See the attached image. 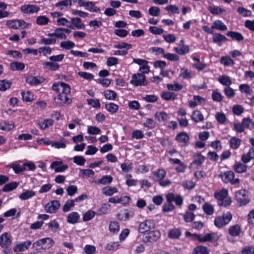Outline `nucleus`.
Segmentation results:
<instances>
[{"label":"nucleus","mask_w":254,"mask_h":254,"mask_svg":"<svg viewBox=\"0 0 254 254\" xmlns=\"http://www.w3.org/2000/svg\"><path fill=\"white\" fill-rule=\"evenodd\" d=\"M228 190L225 189L215 192L214 196L219 201V205L227 206L231 204L232 201L230 197L228 196Z\"/></svg>","instance_id":"1"},{"label":"nucleus","mask_w":254,"mask_h":254,"mask_svg":"<svg viewBox=\"0 0 254 254\" xmlns=\"http://www.w3.org/2000/svg\"><path fill=\"white\" fill-rule=\"evenodd\" d=\"M54 244V241L52 239L50 238H45L39 239L34 242L32 245V247L36 250H46L52 247Z\"/></svg>","instance_id":"2"},{"label":"nucleus","mask_w":254,"mask_h":254,"mask_svg":"<svg viewBox=\"0 0 254 254\" xmlns=\"http://www.w3.org/2000/svg\"><path fill=\"white\" fill-rule=\"evenodd\" d=\"M6 25L9 28L14 29H26L31 26L30 23H27L22 19L8 20L6 21Z\"/></svg>","instance_id":"3"},{"label":"nucleus","mask_w":254,"mask_h":254,"mask_svg":"<svg viewBox=\"0 0 254 254\" xmlns=\"http://www.w3.org/2000/svg\"><path fill=\"white\" fill-rule=\"evenodd\" d=\"M232 216L230 212L223 213L222 216H217L214 220L215 225L219 228H222L231 220Z\"/></svg>","instance_id":"4"},{"label":"nucleus","mask_w":254,"mask_h":254,"mask_svg":"<svg viewBox=\"0 0 254 254\" xmlns=\"http://www.w3.org/2000/svg\"><path fill=\"white\" fill-rule=\"evenodd\" d=\"M236 198L240 206L245 205L249 202L248 192L245 190L237 191L235 194Z\"/></svg>","instance_id":"5"},{"label":"nucleus","mask_w":254,"mask_h":254,"mask_svg":"<svg viewBox=\"0 0 254 254\" xmlns=\"http://www.w3.org/2000/svg\"><path fill=\"white\" fill-rule=\"evenodd\" d=\"M161 233L158 230L149 231L143 238V241L146 244L152 243L160 239Z\"/></svg>","instance_id":"6"},{"label":"nucleus","mask_w":254,"mask_h":254,"mask_svg":"<svg viewBox=\"0 0 254 254\" xmlns=\"http://www.w3.org/2000/svg\"><path fill=\"white\" fill-rule=\"evenodd\" d=\"M130 83L134 86H145L147 84L145 76L142 73L134 74Z\"/></svg>","instance_id":"7"},{"label":"nucleus","mask_w":254,"mask_h":254,"mask_svg":"<svg viewBox=\"0 0 254 254\" xmlns=\"http://www.w3.org/2000/svg\"><path fill=\"white\" fill-rule=\"evenodd\" d=\"M53 89L59 93H61L67 96L70 93V86L64 82L55 83L53 85Z\"/></svg>","instance_id":"8"},{"label":"nucleus","mask_w":254,"mask_h":254,"mask_svg":"<svg viewBox=\"0 0 254 254\" xmlns=\"http://www.w3.org/2000/svg\"><path fill=\"white\" fill-rule=\"evenodd\" d=\"M155 226V223L153 220H146L140 223L138 227V231L140 233H144L154 229Z\"/></svg>","instance_id":"9"},{"label":"nucleus","mask_w":254,"mask_h":254,"mask_svg":"<svg viewBox=\"0 0 254 254\" xmlns=\"http://www.w3.org/2000/svg\"><path fill=\"white\" fill-rule=\"evenodd\" d=\"M12 236L8 232H4L0 236V246L2 248H7L12 244Z\"/></svg>","instance_id":"10"},{"label":"nucleus","mask_w":254,"mask_h":254,"mask_svg":"<svg viewBox=\"0 0 254 254\" xmlns=\"http://www.w3.org/2000/svg\"><path fill=\"white\" fill-rule=\"evenodd\" d=\"M222 179L225 183L230 182L232 185L239 183L240 180L238 178H234L235 174L232 171H227L221 175Z\"/></svg>","instance_id":"11"},{"label":"nucleus","mask_w":254,"mask_h":254,"mask_svg":"<svg viewBox=\"0 0 254 254\" xmlns=\"http://www.w3.org/2000/svg\"><path fill=\"white\" fill-rule=\"evenodd\" d=\"M40 7L34 4H24L20 7L21 11L24 14H31L38 12Z\"/></svg>","instance_id":"12"},{"label":"nucleus","mask_w":254,"mask_h":254,"mask_svg":"<svg viewBox=\"0 0 254 254\" xmlns=\"http://www.w3.org/2000/svg\"><path fill=\"white\" fill-rule=\"evenodd\" d=\"M71 102V99L69 98L65 94L59 93L57 97L54 98V102L58 106H62L64 104H69Z\"/></svg>","instance_id":"13"},{"label":"nucleus","mask_w":254,"mask_h":254,"mask_svg":"<svg viewBox=\"0 0 254 254\" xmlns=\"http://www.w3.org/2000/svg\"><path fill=\"white\" fill-rule=\"evenodd\" d=\"M60 205L61 204L59 201L52 200L46 205L45 210L48 213H53L59 209Z\"/></svg>","instance_id":"14"},{"label":"nucleus","mask_w":254,"mask_h":254,"mask_svg":"<svg viewBox=\"0 0 254 254\" xmlns=\"http://www.w3.org/2000/svg\"><path fill=\"white\" fill-rule=\"evenodd\" d=\"M32 245L31 241H27L17 244L14 247L13 250L15 252H22L26 251Z\"/></svg>","instance_id":"15"},{"label":"nucleus","mask_w":254,"mask_h":254,"mask_svg":"<svg viewBox=\"0 0 254 254\" xmlns=\"http://www.w3.org/2000/svg\"><path fill=\"white\" fill-rule=\"evenodd\" d=\"M50 167L58 173L64 171L68 169V166L66 164L63 165V162L62 161H54L52 163Z\"/></svg>","instance_id":"16"},{"label":"nucleus","mask_w":254,"mask_h":254,"mask_svg":"<svg viewBox=\"0 0 254 254\" xmlns=\"http://www.w3.org/2000/svg\"><path fill=\"white\" fill-rule=\"evenodd\" d=\"M166 200L169 201H174L178 206H181L183 201V199L181 195L175 196L173 193H169L166 195Z\"/></svg>","instance_id":"17"},{"label":"nucleus","mask_w":254,"mask_h":254,"mask_svg":"<svg viewBox=\"0 0 254 254\" xmlns=\"http://www.w3.org/2000/svg\"><path fill=\"white\" fill-rule=\"evenodd\" d=\"M189 139L190 137L186 132H181L176 136V140L179 142L183 143L185 146L188 145Z\"/></svg>","instance_id":"18"},{"label":"nucleus","mask_w":254,"mask_h":254,"mask_svg":"<svg viewBox=\"0 0 254 254\" xmlns=\"http://www.w3.org/2000/svg\"><path fill=\"white\" fill-rule=\"evenodd\" d=\"M189 47L187 45H184V41L183 40H181L179 46L174 48V50L178 54L184 55L189 52Z\"/></svg>","instance_id":"19"},{"label":"nucleus","mask_w":254,"mask_h":254,"mask_svg":"<svg viewBox=\"0 0 254 254\" xmlns=\"http://www.w3.org/2000/svg\"><path fill=\"white\" fill-rule=\"evenodd\" d=\"M152 174L153 175V179L155 181L159 182L166 177V172L163 169H158L156 171H153L152 172Z\"/></svg>","instance_id":"20"},{"label":"nucleus","mask_w":254,"mask_h":254,"mask_svg":"<svg viewBox=\"0 0 254 254\" xmlns=\"http://www.w3.org/2000/svg\"><path fill=\"white\" fill-rule=\"evenodd\" d=\"M254 158V148H251L249 152L244 154L242 156V161L244 163H247L249 162L252 159Z\"/></svg>","instance_id":"21"},{"label":"nucleus","mask_w":254,"mask_h":254,"mask_svg":"<svg viewBox=\"0 0 254 254\" xmlns=\"http://www.w3.org/2000/svg\"><path fill=\"white\" fill-rule=\"evenodd\" d=\"M228 40L227 37L220 33H213L212 40L214 43H218L220 46H221V42L226 41Z\"/></svg>","instance_id":"22"},{"label":"nucleus","mask_w":254,"mask_h":254,"mask_svg":"<svg viewBox=\"0 0 254 254\" xmlns=\"http://www.w3.org/2000/svg\"><path fill=\"white\" fill-rule=\"evenodd\" d=\"M191 119L195 123H198L203 121L204 117L202 114L199 111L195 110L192 113Z\"/></svg>","instance_id":"23"},{"label":"nucleus","mask_w":254,"mask_h":254,"mask_svg":"<svg viewBox=\"0 0 254 254\" xmlns=\"http://www.w3.org/2000/svg\"><path fill=\"white\" fill-rule=\"evenodd\" d=\"M212 29H216L221 31H225L227 29L226 25L222 21L217 20L213 22L211 26Z\"/></svg>","instance_id":"24"},{"label":"nucleus","mask_w":254,"mask_h":254,"mask_svg":"<svg viewBox=\"0 0 254 254\" xmlns=\"http://www.w3.org/2000/svg\"><path fill=\"white\" fill-rule=\"evenodd\" d=\"M35 194L36 193L34 191L27 190L20 194L19 198L23 200H25L34 196Z\"/></svg>","instance_id":"25"},{"label":"nucleus","mask_w":254,"mask_h":254,"mask_svg":"<svg viewBox=\"0 0 254 254\" xmlns=\"http://www.w3.org/2000/svg\"><path fill=\"white\" fill-rule=\"evenodd\" d=\"M154 118L160 122H164L168 120V115L164 112H158L155 114Z\"/></svg>","instance_id":"26"},{"label":"nucleus","mask_w":254,"mask_h":254,"mask_svg":"<svg viewBox=\"0 0 254 254\" xmlns=\"http://www.w3.org/2000/svg\"><path fill=\"white\" fill-rule=\"evenodd\" d=\"M234 170L238 173H243L247 171V166L241 162H237L234 165Z\"/></svg>","instance_id":"27"},{"label":"nucleus","mask_w":254,"mask_h":254,"mask_svg":"<svg viewBox=\"0 0 254 254\" xmlns=\"http://www.w3.org/2000/svg\"><path fill=\"white\" fill-rule=\"evenodd\" d=\"M80 216L76 212H72L70 213L67 217V222L71 224H75L77 222Z\"/></svg>","instance_id":"28"},{"label":"nucleus","mask_w":254,"mask_h":254,"mask_svg":"<svg viewBox=\"0 0 254 254\" xmlns=\"http://www.w3.org/2000/svg\"><path fill=\"white\" fill-rule=\"evenodd\" d=\"M70 22L77 29H81L85 28V25L81 22V19L79 17L71 18Z\"/></svg>","instance_id":"29"},{"label":"nucleus","mask_w":254,"mask_h":254,"mask_svg":"<svg viewBox=\"0 0 254 254\" xmlns=\"http://www.w3.org/2000/svg\"><path fill=\"white\" fill-rule=\"evenodd\" d=\"M228 37L232 38L234 40L238 41H241L244 40L243 36L239 32L234 31H229L227 33Z\"/></svg>","instance_id":"30"},{"label":"nucleus","mask_w":254,"mask_h":254,"mask_svg":"<svg viewBox=\"0 0 254 254\" xmlns=\"http://www.w3.org/2000/svg\"><path fill=\"white\" fill-rule=\"evenodd\" d=\"M19 185V183L13 182L12 183H10L5 185L3 188L2 190L4 192H8L10 191H12L15 189Z\"/></svg>","instance_id":"31"},{"label":"nucleus","mask_w":254,"mask_h":254,"mask_svg":"<svg viewBox=\"0 0 254 254\" xmlns=\"http://www.w3.org/2000/svg\"><path fill=\"white\" fill-rule=\"evenodd\" d=\"M181 234L182 232L180 229L174 228L169 232L168 237L173 239H178Z\"/></svg>","instance_id":"32"},{"label":"nucleus","mask_w":254,"mask_h":254,"mask_svg":"<svg viewBox=\"0 0 254 254\" xmlns=\"http://www.w3.org/2000/svg\"><path fill=\"white\" fill-rule=\"evenodd\" d=\"M103 193L107 196H111L118 191V190L115 187L107 186L102 189Z\"/></svg>","instance_id":"33"},{"label":"nucleus","mask_w":254,"mask_h":254,"mask_svg":"<svg viewBox=\"0 0 254 254\" xmlns=\"http://www.w3.org/2000/svg\"><path fill=\"white\" fill-rule=\"evenodd\" d=\"M161 96L165 100H174L177 99V95L174 92L164 91L162 93Z\"/></svg>","instance_id":"34"},{"label":"nucleus","mask_w":254,"mask_h":254,"mask_svg":"<svg viewBox=\"0 0 254 254\" xmlns=\"http://www.w3.org/2000/svg\"><path fill=\"white\" fill-rule=\"evenodd\" d=\"M215 236L214 234L208 233L204 236L198 235L197 239L201 242H205L212 240Z\"/></svg>","instance_id":"35"},{"label":"nucleus","mask_w":254,"mask_h":254,"mask_svg":"<svg viewBox=\"0 0 254 254\" xmlns=\"http://www.w3.org/2000/svg\"><path fill=\"white\" fill-rule=\"evenodd\" d=\"M134 215V212L132 211L129 212H125L123 213L118 214L117 215V218L123 221H126L129 219L130 217H132Z\"/></svg>","instance_id":"36"},{"label":"nucleus","mask_w":254,"mask_h":254,"mask_svg":"<svg viewBox=\"0 0 254 254\" xmlns=\"http://www.w3.org/2000/svg\"><path fill=\"white\" fill-rule=\"evenodd\" d=\"M10 67L12 70H22L25 67V64L22 63L14 62L10 64Z\"/></svg>","instance_id":"37"},{"label":"nucleus","mask_w":254,"mask_h":254,"mask_svg":"<svg viewBox=\"0 0 254 254\" xmlns=\"http://www.w3.org/2000/svg\"><path fill=\"white\" fill-rule=\"evenodd\" d=\"M72 2L71 0H63L59 1L55 4V6L58 7L60 10L64 9L68 6H71Z\"/></svg>","instance_id":"38"},{"label":"nucleus","mask_w":254,"mask_h":254,"mask_svg":"<svg viewBox=\"0 0 254 254\" xmlns=\"http://www.w3.org/2000/svg\"><path fill=\"white\" fill-rule=\"evenodd\" d=\"M241 231V227L239 225H235L229 229V233L232 236H237Z\"/></svg>","instance_id":"39"},{"label":"nucleus","mask_w":254,"mask_h":254,"mask_svg":"<svg viewBox=\"0 0 254 254\" xmlns=\"http://www.w3.org/2000/svg\"><path fill=\"white\" fill-rule=\"evenodd\" d=\"M209 252L208 249L202 246H197L193 250V254H209Z\"/></svg>","instance_id":"40"},{"label":"nucleus","mask_w":254,"mask_h":254,"mask_svg":"<svg viewBox=\"0 0 254 254\" xmlns=\"http://www.w3.org/2000/svg\"><path fill=\"white\" fill-rule=\"evenodd\" d=\"M218 80L222 84L227 86H229L232 84V81L229 76L226 75H222L219 77Z\"/></svg>","instance_id":"41"},{"label":"nucleus","mask_w":254,"mask_h":254,"mask_svg":"<svg viewBox=\"0 0 254 254\" xmlns=\"http://www.w3.org/2000/svg\"><path fill=\"white\" fill-rule=\"evenodd\" d=\"M204 161V157L200 153H197L193 156L192 163L200 166Z\"/></svg>","instance_id":"42"},{"label":"nucleus","mask_w":254,"mask_h":254,"mask_svg":"<svg viewBox=\"0 0 254 254\" xmlns=\"http://www.w3.org/2000/svg\"><path fill=\"white\" fill-rule=\"evenodd\" d=\"M113 181V177L110 175L104 176L102 178L96 181L95 182L98 184L102 185H106L110 184Z\"/></svg>","instance_id":"43"},{"label":"nucleus","mask_w":254,"mask_h":254,"mask_svg":"<svg viewBox=\"0 0 254 254\" xmlns=\"http://www.w3.org/2000/svg\"><path fill=\"white\" fill-rule=\"evenodd\" d=\"M44 67H48L51 70L55 71L58 70L60 67V65L56 63L46 62L43 63Z\"/></svg>","instance_id":"44"},{"label":"nucleus","mask_w":254,"mask_h":254,"mask_svg":"<svg viewBox=\"0 0 254 254\" xmlns=\"http://www.w3.org/2000/svg\"><path fill=\"white\" fill-rule=\"evenodd\" d=\"M54 121L52 119H46L44 120V121L42 123H38V125L39 126V127L42 129H45L53 125Z\"/></svg>","instance_id":"45"},{"label":"nucleus","mask_w":254,"mask_h":254,"mask_svg":"<svg viewBox=\"0 0 254 254\" xmlns=\"http://www.w3.org/2000/svg\"><path fill=\"white\" fill-rule=\"evenodd\" d=\"M209 11L213 14L217 15L225 11L224 9H222L216 6H210L208 8Z\"/></svg>","instance_id":"46"},{"label":"nucleus","mask_w":254,"mask_h":254,"mask_svg":"<svg viewBox=\"0 0 254 254\" xmlns=\"http://www.w3.org/2000/svg\"><path fill=\"white\" fill-rule=\"evenodd\" d=\"M241 140L240 139L236 137H232L230 141V147L234 149H237L241 144Z\"/></svg>","instance_id":"47"},{"label":"nucleus","mask_w":254,"mask_h":254,"mask_svg":"<svg viewBox=\"0 0 254 254\" xmlns=\"http://www.w3.org/2000/svg\"><path fill=\"white\" fill-rule=\"evenodd\" d=\"M105 108L108 112L112 114L117 112L119 109L118 106L113 103L106 104L105 105Z\"/></svg>","instance_id":"48"},{"label":"nucleus","mask_w":254,"mask_h":254,"mask_svg":"<svg viewBox=\"0 0 254 254\" xmlns=\"http://www.w3.org/2000/svg\"><path fill=\"white\" fill-rule=\"evenodd\" d=\"M21 95L24 101L31 102L34 99L33 95L30 91L21 92Z\"/></svg>","instance_id":"49"},{"label":"nucleus","mask_w":254,"mask_h":254,"mask_svg":"<svg viewBox=\"0 0 254 254\" xmlns=\"http://www.w3.org/2000/svg\"><path fill=\"white\" fill-rule=\"evenodd\" d=\"M221 63L225 66H232L234 64L233 60L228 56L222 57L221 58Z\"/></svg>","instance_id":"50"},{"label":"nucleus","mask_w":254,"mask_h":254,"mask_svg":"<svg viewBox=\"0 0 254 254\" xmlns=\"http://www.w3.org/2000/svg\"><path fill=\"white\" fill-rule=\"evenodd\" d=\"M26 81L31 85H36L41 82L37 77L33 76H28L26 79Z\"/></svg>","instance_id":"51"},{"label":"nucleus","mask_w":254,"mask_h":254,"mask_svg":"<svg viewBox=\"0 0 254 254\" xmlns=\"http://www.w3.org/2000/svg\"><path fill=\"white\" fill-rule=\"evenodd\" d=\"M61 47L66 50L70 49L73 48L75 46L74 42L67 40L61 42Z\"/></svg>","instance_id":"52"},{"label":"nucleus","mask_w":254,"mask_h":254,"mask_svg":"<svg viewBox=\"0 0 254 254\" xmlns=\"http://www.w3.org/2000/svg\"><path fill=\"white\" fill-rule=\"evenodd\" d=\"M11 85V82L6 80H0V91H5L10 88Z\"/></svg>","instance_id":"53"},{"label":"nucleus","mask_w":254,"mask_h":254,"mask_svg":"<svg viewBox=\"0 0 254 254\" xmlns=\"http://www.w3.org/2000/svg\"><path fill=\"white\" fill-rule=\"evenodd\" d=\"M9 167L13 169L16 174H19L26 170V168L24 165L20 166L19 165L11 164Z\"/></svg>","instance_id":"54"},{"label":"nucleus","mask_w":254,"mask_h":254,"mask_svg":"<svg viewBox=\"0 0 254 254\" xmlns=\"http://www.w3.org/2000/svg\"><path fill=\"white\" fill-rule=\"evenodd\" d=\"M203 209L207 215H211L214 212V208L212 205L208 203H205L203 205Z\"/></svg>","instance_id":"55"},{"label":"nucleus","mask_w":254,"mask_h":254,"mask_svg":"<svg viewBox=\"0 0 254 254\" xmlns=\"http://www.w3.org/2000/svg\"><path fill=\"white\" fill-rule=\"evenodd\" d=\"M114 47L116 48L120 49H126L125 50H128L131 49L132 48V45L130 44H128L127 43L125 42H121V43H118L114 45Z\"/></svg>","instance_id":"56"},{"label":"nucleus","mask_w":254,"mask_h":254,"mask_svg":"<svg viewBox=\"0 0 254 254\" xmlns=\"http://www.w3.org/2000/svg\"><path fill=\"white\" fill-rule=\"evenodd\" d=\"M75 200L73 199L67 200L64 205L63 210L64 212H68L70 210V208L74 206Z\"/></svg>","instance_id":"57"},{"label":"nucleus","mask_w":254,"mask_h":254,"mask_svg":"<svg viewBox=\"0 0 254 254\" xmlns=\"http://www.w3.org/2000/svg\"><path fill=\"white\" fill-rule=\"evenodd\" d=\"M105 98L108 100H115L117 97V94L113 90H108L104 92Z\"/></svg>","instance_id":"58"},{"label":"nucleus","mask_w":254,"mask_h":254,"mask_svg":"<svg viewBox=\"0 0 254 254\" xmlns=\"http://www.w3.org/2000/svg\"><path fill=\"white\" fill-rule=\"evenodd\" d=\"M49 22V19L45 16H39L36 19V23L38 25H46Z\"/></svg>","instance_id":"59"},{"label":"nucleus","mask_w":254,"mask_h":254,"mask_svg":"<svg viewBox=\"0 0 254 254\" xmlns=\"http://www.w3.org/2000/svg\"><path fill=\"white\" fill-rule=\"evenodd\" d=\"M149 14L153 16H157L160 13V9L157 6H151L148 9Z\"/></svg>","instance_id":"60"},{"label":"nucleus","mask_w":254,"mask_h":254,"mask_svg":"<svg viewBox=\"0 0 254 254\" xmlns=\"http://www.w3.org/2000/svg\"><path fill=\"white\" fill-rule=\"evenodd\" d=\"M173 201H169L167 200V203H165L163 205V210L164 212H170L173 210L175 208V206L172 203Z\"/></svg>","instance_id":"61"},{"label":"nucleus","mask_w":254,"mask_h":254,"mask_svg":"<svg viewBox=\"0 0 254 254\" xmlns=\"http://www.w3.org/2000/svg\"><path fill=\"white\" fill-rule=\"evenodd\" d=\"M73 162L77 165L83 166L85 162L86 159L81 156H75L73 158Z\"/></svg>","instance_id":"62"},{"label":"nucleus","mask_w":254,"mask_h":254,"mask_svg":"<svg viewBox=\"0 0 254 254\" xmlns=\"http://www.w3.org/2000/svg\"><path fill=\"white\" fill-rule=\"evenodd\" d=\"M95 215V212L92 210H89L86 212L83 216L84 221H88L92 219Z\"/></svg>","instance_id":"63"},{"label":"nucleus","mask_w":254,"mask_h":254,"mask_svg":"<svg viewBox=\"0 0 254 254\" xmlns=\"http://www.w3.org/2000/svg\"><path fill=\"white\" fill-rule=\"evenodd\" d=\"M109 230L113 233L118 232L120 230L119 223L116 221L111 222L109 226Z\"/></svg>","instance_id":"64"}]
</instances>
